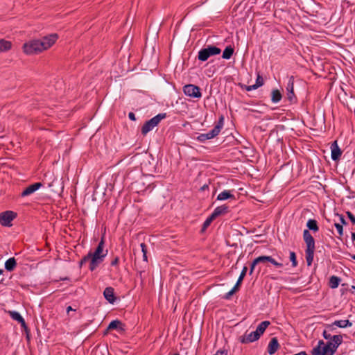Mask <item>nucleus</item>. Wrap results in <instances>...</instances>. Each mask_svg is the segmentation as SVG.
Returning <instances> with one entry per match:
<instances>
[{
    "mask_svg": "<svg viewBox=\"0 0 355 355\" xmlns=\"http://www.w3.org/2000/svg\"><path fill=\"white\" fill-rule=\"evenodd\" d=\"M197 140L200 142H204V141H207L205 134V133L200 134L197 137Z\"/></svg>",
    "mask_w": 355,
    "mask_h": 355,
    "instance_id": "nucleus-45",
    "label": "nucleus"
},
{
    "mask_svg": "<svg viewBox=\"0 0 355 355\" xmlns=\"http://www.w3.org/2000/svg\"><path fill=\"white\" fill-rule=\"evenodd\" d=\"M306 227L309 231L311 230L313 232H316L319 230L318 222L315 219H309L306 223Z\"/></svg>",
    "mask_w": 355,
    "mask_h": 355,
    "instance_id": "nucleus-23",
    "label": "nucleus"
},
{
    "mask_svg": "<svg viewBox=\"0 0 355 355\" xmlns=\"http://www.w3.org/2000/svg\"><path fill=\"white\" fill-rule=\"evenodd\" d=\"M352 288L355 290V286H352Z\"/></svg>",
    "mask_w": 355,
    "mask_h": 355,
    "instance_id": "nucleus-61",
    "label": "nucleus"
},
{
    "mask_svg": "<svg viewBox=\"0 0 355 355\" xmlns=\"http://www.w3.org/2000/svg\"><path fill=\"white\" fill-rule=\"evenodd\" d=\"M19 323L21 324V327L24 329V331L27 334V338H29V336H28L29 329L26 324L24 319L23 318Z\"/></svg>",
    "mask_w": 355,
    "mask_h": 355,
    "instance_id": "nucleus-41",
    "label": "nucleus"
},
{
    "mask_svg": "<svg viewBox=\"0 0 355 355\" xmlns=\"http://www.w3.org/2000/svg\"><path fill=\"white\" fill-rule=\"evenodd\" d=\"M105 237L103 236L94 252H89L92 254V260L89 263V270L94 271L107 254V250H104Z\"/></svg>",
    "mask_w": 355,
    "mask_h": 355,
    "instance_id": "nucleus-1",
    "label": "nucleus"
},
{
    "mask_svg": "<svg viewBox=\"0 0 355 355\" xmlns=\"http://www.w3.org/2000/svg\"><path fill=\"white\" fill-rule=\"evenodd\" d=\"M239 291V288H236V286H234L232 288V289L229 291L228 293H227L225 296H224V299L225 300H230L231 298V297L237 291Z\"/></svg>",
    "mask_w": 355,
    "mask_h": 355,
    "instance_id": "nucleus-36",
    "label": "nucleus"
},
{
    "mask_svg": "<svg viewBox=\"0 0 355 355\" xmlns=\"http://www.w3.org/2000/svg\"><path fill=\"white\" fill-rule=\"evenodd\" d=\"M3 270L2 269H0V275L3 274Z\"/></svg>",
    "mask_w": 355,
    "mask_h": 355,
    "instance_id": "nucleus-57",
    "label": "nucleus"
},
{
    "mask_svg": "<svg viewBox=\"0 0 355 355\" xmlns=\"http://www.w3.org/2000/svg\"><path fill=\"white\" fill-rule=\"evenodd\" d=\"M334 324L336 327L340 328H346L347 327H352V322H351L349 320H335L334 322Z\"/></svg>",
    "mask_w": 355,
    "mask_h": 355,
    "instance_id": "nucleus-26",
    "label": "nucleus"
},
{
    "mask_svg": "<svg viewBox=\"0 0 355 355\" xmlns=\"http://www.w3.org/2000/svg\"><path fill=\"white\" fill-rule=\"evenodd\" d=\"M258 264V263H254V260L252 262L250 267V275H252L253 273V271L255 268L256 265Z\"/></svg>",
    "mask_w": 355,
    "mask_h": 355,
    "instance_id": "nucleus-48",
    "label": "nucleus"
},
{
    "mask_svg": "<svg viewBox=\"0 0 355 355\" xmlns=\"http://www.w3.org/2000/svg\"><path fill=\"white\" fill-rule=\"evenodd\" d=\"M224 124V116L221 115L214 128L205 134L206 139L209 140L218 136L221 131Z\"/></svg>",
    "mask_w": 355,
    "mask_h": 355,
    "instance_id": "nucleus-9",
    "label": "nucleus"
},
{
    "mask_svg": "<svg viewBox=\"0 0 355 355\" xmlns=\"http://www.w3.org/2000/svg\"><path fill=\"white\" fill-rule=\"evenodd\" d=\"M227 199H235L234 196L231 193L230 191L225 190L217 196L218 200H225Z\"/></svg>",
    "mask_w": 355,
    "mask_h": 355,
    "instance_id": "nucleus-20",
    "label": "nucleus"
},
{
    "mask_svg": "<svg viewBox=\"0 0 355 355\" xmlns=\"http://www.w3.org/2000/svg\"><path fill=\"white\" fill-rule=\"evenodd\" d=\"M340 278L337 276H331L329 279V285L331 288H336L338 286L340 282Z\"/></svg>",
    "mask_w": 355,
    "mask_h": 355,
    "instance_id": "nucleus-28",
    "label": "nucleus"
},
{
    "mask_svg": "<svg viewBox=\"0 0 355 355\" xmlns=\"http://www.w3.org/2000/svg\"><path fill=\"white\" fill-rule=\"evenodd\" d=\"M324 345V342L322 340H320L318 343V345L311 350L312 355H322L323 346Z\"/></svg>",
    "mask_w": 355,
    "mask_h": 355,
    "instance_id": "nucleus-21",
    "label": "nucleus"
},
{
    "mask_svg": "<svg viewBox=\"0 0 355 355\" xmlns=\"http://www.w3.org/2000/svg\"><path fill=\"white\" fill-rule=\"evenodd\" d=\"M343 343L342 335H334L333 339L328 340L323 346L322 355H334Z\"/></svg>",
    "mask_w": 355,
    "mask_h": 355,
    "instance_id": "nucleus-3",
    "label": "nucleus"
},
{
    "mask_svg": "<svg viewBox=\"0 0 355 355\" xmlns=\"http://www.w3.org/2000/svg\"><path fill=\"white\" fill-rule=\"evenodd\" d=\"M12 43L10 41L6 40L4 39L0 40V53L3 52H6L11 49Z\"/></svg>",
    "mask_w": 355,
    "mask_h": 355,
    "instance_id": "nucleus-19",
    "label": "nucleus"
},
{
    "mask_svg": "<svg viewBox=\"0 0 355 355\" xmlns=\"http://www.w3.org/2000/svg\"><path fill=\"white\" fill-rule=\"evenodd\" d=\"M258 87H259L257 84H254L252 85L245 86V89L247 91H252L257 89Z\"/></svg>",
    "mask_w": 355,
    "mask_h": 355,
    "instance_id": "nucleus-47",
    "label": "nucleus"
},
{
    "mask_svg": "<svg viewBox=\"0 0 355 355\" xmlns=\"http://www.w3.org/2000/svg\"><path fill=\"white\" fill-rule=\"evenodd\" d=\"M119 262V258L118 257H116L112 261H111V266H116Z\"/></svg>",
    "mask_w": 355,
    "mask_h": 355,
    "instance_id": "nucleus-49",
    "label": "nucleus"
},
{
    "mask_svg": "<svg viewBox=\"0 0 355 355\" xmlns=\"http://www.w3.org/2000/svg\"><path fill=\"white\" fill-rule=\"evenodd\" d=\"M350 257L355 260V254H350Z\"/></svg>",
    "mask_w": 355,
    "mask_h": 355,
    "instance_id": "nucleus-56",
    "label": "nucleus"
},
{
    "mask_svg": "<svg viewBox=\"0 0 355 355\" xmlns=\"http://www.w3.org/2000/svg\"><path fill=\"white\" fill-rule=\"evenodd\" d=\"M255 84H257L259 87H261L264 84V80L259 73H257V77L256 79Z\"/></svg>",
    "mask_w": 355,
    "mask_h": 355,
    "instance_id": "nucleus-38",
    "label": "nucleus"
},
{
    "mask_svg": "<svg viewBox=\"0 0 355 355\" xmlns=\"http://www.w3.org/2000/svg\"><path fill=\"white\" fill-rule=\"evenodd\" d=\"M103 295L106 300H107L111 304H114V302L116 301L114 290L112 287L105 288L103 291Z\"/></svg>",
    "mask_w": 355,
    "mask_h": 355,
    "instance_id": "nucleus-15",
    "label": "nucleus"
},
{
    "mask_svg": "<svg viewBox=\"0 0 355 355\" xmlns=\"http://www.w3.org/2000/svg\"><path fill=\"white\" fill-rule=\"evenodd\" d=\"M259 338L260 336H259V334L255 331H252L250 333H248L246 331L243 336H241L239 338V341L241 343L247 344L254 342L259 340Z\"/></svg>",
    "mask_w": 355,
    "mask_h": 355,
    "instance_id": "nucleus-11",
    "label": "nucleus"
},
{
    "mask_svg": "<svg viewBox=\"0 0 355 355\" xmlns=\"http://www.w3.org/2000/svg\"><path fill=\"white\" fill-rule=\"evenodd\" d=\"M68 278L65 277V278H62L61 279L62 280H65V279H67Z\"/></svg>",
    "mask_w": 355,
    "mask_h": 355,
    "instance_id": "nucleus-59",
    "label": "nucleus"
},
{
    "mask_svg": "<svg viewBox=\"0 0 355 355\" xmlns=\"http://www.w3.org/2000/svg\"><path fill=\"white\" fill-rule=\"evenodd\" d=\"M17 214L12 211H6L0 213V224L5 227H10L11 222L16 218Z\"/></svg>",
    "mask_w": 355,
    "mask_h": 355,
    "instance_id": "nucleus-8",
    "label": "nucleus"
},
{
    "mask_svg": "<svg viewBox=\"0 0 355 355\" xmlns=\"http://www.w3.org/2000/svg\"><path fill=\"white\" fill-rule=\"evenodd\" d=\"M19 323L21 324V327L24 329V331L27 334V338H29V336H28L29 329L26 324L24 319L23 318Z\"/></svg>",
    "mask_w": 355,
    "mask_h": 355,
    "instance_id": "nucleus-42",
    "label": "nucleus"
},
{
    "mask_svg": "<svg viewBox=\"0 0 355 355\" xmlns=\"http://www.w3.org/2000/svg\"><path fill=\"white\" fill-rule=\"evenodd\" d=\"M347 215L349 219L350 220V221L353 224H354L355 223V216H354V215L352 212H350V211H347Z\"/></svg>",
    "mask_w": 355,
    "mask_h": 355,
    "instance_id": "nucleus-46",
    "label": "nucleus"
},
{
    "mask_svg": "<svg viewBox=\"0 0 355 355\" xmlns=\"http://www.w3.org/2000/svg\"><path fill=\"white\" fill-rule=\"evenodd\" d=\"M70 311H76V309H73L71 306H69L67 308V312L69 313Z\"/></svg>",
    "mask_w": 355,
    "mask_h": 355,
    "instance_id": "nucleus-54",
    "label": "nucleus"
},
{
    "mask_svg": "<svg viewBox=\"0 0 355 355\" xmlns=\"http://www.w3.org/2000/svg\"><path fill=\"white\" fill-rule=\"evenodd\" d=\"M183 92L185 95L191 98H200L202 96L200 87L195 85H186L183 87Z\"/></svg>",
    "mask_w": 355,
    "mask_h": 355,
    "instance_id": "nucleus-7",
    "label": "nucleus"
},
{
    "mask_svg": "<svg viewBox=\"0 0 355 355\" xmlns=\"http://www.w3.org/2000/svg\"><path fill=\"white\" fill-rule=\"evenodd\" d=\"M58 35L55 33L43 37L42 40H40L42 42V47L44 50L50 48L58 40Z\"/></svg>",
    "mask_w": 355,
    "mask_h": 355,
    "instance_id": "nucleus-10",
    "label": "nucleus"
},
{
    "mask_svg": "<svg viewBox=\"0 0 355 355\" xmlns=\"http://www.w3.org/2000/svg\"><path fill=\"white\" fill-rule=\"evenodd\" d=\"M271 101L272 103H277L279 102L282 98V94L279 89H273L272 91Z\"/></svg>",
    "mask_w": 355,
    "mask_h": 355,
    "instance_id": "nucleus-27",
    "label": "nucleus"
},
{
    "mask_svg": "<svg viewBox=\"0 0 355 355\" xmlns=\"http://www.w3.org/2000/svg\"><path fill=\"white\" fill-rule=\"evenodd\" d=\"M289 258L292 263V266L293 267H296L297 266V261L295 253L294 252H291Z\"/></svg>",
    "mask_w": 355,
    "mask_h": 355,
    "instance_id": "nucleus-37",
    "label": "nucleus"
},
{
    "mask_svg": "<svg viewBox=\"0 0 355 355\" xmlns=\"http://www.w3.org/2000/svg\"><path fill=\"white\" fill-rule=\"evenodd\" d=\"M173 355H180V354H173Z\"/></svg>",
    "mask_w": 355,
    "mask_h": 355,
    "instance_id": "nucleus-60",
    "label": "nucleus"
},
{
    "mask_svg": "<svg viewBox=\"0 0 355 355\" xmlns=\"http://www.w3.org/2000/svg\"><path fill=\"white\" fill-rule=\"evenodd\" d=\"M335 324H334V322L332 324H327L325 325L326 329L329 331H334L335 329L334 328Z\"/></svg>",
    "mask_w": 355,
    "mask_h": 355,
    "instance_id": "nucleus-50",
    "label": "nucleus"
},
{
    "mask_svg": "<svg viewBox=\"0 0 355 355\" xmlns=\"http://www.w3.org/2000/svg\"><path fill=\"white\" fill-rule=\"evenodd\" d=\"M207 187V186H206ZM205 189V186L202 187V189L204 190Z\"/></svg>",
    "mask_w": 355,
    "mask_h": 355,
    "instance_id": "nucleus-58",
    "label": "nucleus"
},
{
    "mask_svg": "<svg viewBox=\"0 0 355 355\" xmlns=\"http://www.w3.org/2000/svg\"><path fill=\"white\" fill-rule=\"evenodd\" d=\"M229 211V207L228 206L223 205L219 207H217L212 214H211L212 217H214L215 219L222 215H224L227 214Z\"/></svg>",
    "mask_w": 355,
    "mask_h": 355,
    "instance_id": "nucleus-17",
    "label": "nucleus"
},
{
    "mask_svg": "<svg viewBox=\"0 0 355 355\" xmlns=\"http://www.w3.org/2000/svg\"><path fill=\"white\" fill-rule=\"evenodd\" d=\"M221 52L220 48L208 45L207 47L202 49L198 55V59L200 61L205 62L211 56L219 55Z\"/></svg>",
    "mask_w": 355,
    "mask_h": 355,
    "instance_id": "nucleus-5",
    "label": "nucleus"
},
{
    "mask_svg": "<svg viewBox=\"0 0 355 355\" xmlns=\"http://www.w3.org/2000/svg\"><path fill=\"white\" fill-rule=\"evenodd\" d=\"M354 224H355V223H354Z\"/></svg>",
    "mask_w": 355,
    "mask_h": 355,
    "instance_id": "nucleus-62",
    "label": "nucleus"
},
{
    "mask_svg": "<svg viewBox=\"0 0 355 355\" xmlns=\"http://www.w3.org/2000/svg\"><path fill=\"white\" fill-rule=\"evenodd\" d=\"M268 256H260L254 259V263H266L268 262Z\"/></svg>",
    "mask_w": 355,
    "mask_h": 355,
    "instance_id": "nucleus-34",
    "label": "nucleus"
},
{
    "mask_svg": "<svg viewBox=\"0 0 355 355\" xmlns=\"http://www.w3.org/2000/svg\"><path fill=\"white\" fill-rule=\"evenodd\" d=\"M92 254L88 253L87 255L83 257V259L79 261V267L82 268L83 265L85 263L89 260H92Z\"/></svg>",
    "mask_w": 355,
    "mask_h": 355,
    "instance_id": "nucleus-35",
    "label": "nucleus"
},
{
    "mask_svg": "<svg viewBox=\"0 0 355 355\" xmlns=\"http://www.w3.org/2000/svg\"><path fill=\"white\" fill-rule=\"evenodd\" d=\"M24 52L26 54H37L44 51L42 42L40 40H33L23 45Z\"/></svg>",
    "mask_w": 355,
    "mask_h": 355,
    "instance_id": "nucleus-6",
    "label": "nucleus"
},
{
    "mask_svg": "<svg viewBox=\"0 0 355 355\" xmlns=\"http://www.w3.org/2000/svg\"><path fill=\"white\" fill-rule=\"evenodd\" d=\"M279 347L278 340L276 337L272 338L268 346V352L270 355L274 354Z\"/></svg>",
    "mask_w": 355,
    "mask_h": 355,
    "instance_id": "nucleus-16",
    "label": "nucleus"
},
{
    "mask_svg": "<svg viewBox=\"0 0 355 355\" xmlns=\"http://www.w3.org/2000/svg\"><path fill=\"white\" fill-rule=\"evenodd\" d=\"M140 247L141 248V252L143 253V260L144 261H148V257H147V246L144 243H141L140 244Z\"/></svg>",
    "mask_w": 355,
    "mask_h": 355,
    "instance_id": "nucleus-32",
    "label": "nucleus"
},
{
    "mask_svg": "<svg viewBox=\"0 0 355 355\" xmlns=\"http://www.w3.org/2000/svg\"><path fill=\"white\" fill-rule=\"evenodd\" d=\"M268 262L272 263L274 265L276 268H282L283 263L280 262H277L276 260H275L272 257L268 256Z\"/></svg>",
    "mask_w": 355,
    "mask_h": 355,
    "instance_id": "nucleus-33",
    "label": "nucleus"
},
{
    "mask_svg": "<svg viewBox=\"0 0 355 355\" xmlns=\"http://www.w3.org/2000/svg\"><path fill=\"white\" fill-rule=\"evenodd\" d=\"M335 227L336 228L338 233L340 236L343 235V227L342 225H340V223H335L334 224Z\"/></svg>",
    "mask_w": 355,
    "mask_h": 355,
    "instance_id": "nucleus-43",
    "label": "nucleus"
},
{
    "mask_svg": "<svg viewBox=\"0 0 355 355\" xmlns=\"http://www.w3.org/2000/svg\"><path fill=\"white\" fill-rule=\"evenodd\" d=\"M19 323L21 324V327L24 329V331L27 334V338H29V336H28L29 329L26 324L24 319L23 318Z\"/></svg>",
    "mask_w": 355,
    "mask_h": 355,
    "instance_id": "nucleus-39",
    "label": "nucleus"
},
{
    "mask_svg": "<svg viewBox=\"0 0 355 355\" xmlns=\"http://www.w3.org/2000/svg\"><path fill=\"white\" fill-rule=\"evenodd\" d=\"M17 262L14 257L8 259L5 263V268L8 271H12L16 268Z\"/></svg>",
    "mask_w": 355,
    "mask_h": 355,
    "instance_id": "nucleus-24",
    "label": "nucleus"
},
{
    "mask_svg": "<svg viewBox=\"0 0 355 355\" xmlns=\"http://www.w3.org/2000/svg\"><path fill=\"white\" fill-rule=\"evenodd\" d=\"M214 355H227V352L225 351L219 350Z\"/></svg>",
    "mask_w": 355,
    "mask_h": 355,
    "instance_id": "nucleus-53",
    "label": "nucleus"
},
{
    "mask_svg": "<svg viewBox=\"0 0 355 355\" xmlns=\"http://www.w3.org/2000/svg\"><path fill=\"white\" fill-rule=\"evenodd\" d=\"M128 117L132 121H135L136 120L135 114L133 112H130L128 114Z\"/></svg>",
    "mask_w": 355,
    "mask_h": 355,
    "instance_id": "nucleus-52",
    "label": "nucleus"
},
{
    "mask_svg": "<svg viewBox=\"0 0 355 355\" xmlns=\"http://www.w3.org/2000/svg\"><path fill=\"white\" fill-rule=\"evenodd\" d=\"M303 239L306 243V249L305 250V257L307 263V266H311L314 252L315 250V240L308 230H304L303 232Z\"/></svg>",
    "mask_w": 355,
    "mask_h": 355,
    "instance_id": "nucleus-2",
    "label": "nucleus"
},
{
    "mask_svg": "<svg viewBox=\"0 0 355 355\" xmlns=\"http://www.w3.org/2000/svg\"><path fill=\"white\" fill-rule=\"evenodd\" d=\"M270 324V322L269 321L265 320L261 322L258 327H257L255 332L259 334V336H261L262 335L266 328Z\"/></svg>",
    "mask_w": 355,
    "mask_h": 355,
    "instance_id": "nucleus-22",
    "label": "nucleus"
},
{
    "mask_svg": "<svg viewBox=\"0 0 355 355\" xmlns=\"http://www.w3.org/2000/svg\"><path fill=\"white\" fill-rule=\"evenodd\" d=\"M247 270H248V268L246 266H244L241 270V272L237 279L236 284L234 285V286H236L239 289V287L241 285V283L246 275Z\"/></svg>",
    "mask_w": 355,
    "mask_h": 355,
    "instance_id": "nucleus-29",
    "label": "nucleus"
},
{
    "mask_svg": "<svg viewBox=\"0 0 355 355\" xmlns=\"http://www.w3.org/2000/svg\"><path fill=\"white\" fill-rule=\"evenodd\" d=\"M340 225H342L343 226V225L347 224L345 219L344 218L343 216H342V215H340Z\"/></svg>",
    "mask_w": 355,
    "mask_h": 355,
    "instance_id": "nucleus-51",
    "label": "nucleus"
},
{
    "mask_svg": "<svg viewBox=\"0 0 355 355\" xmlns=\"http://www.w3.org/2000/svg\"><path fill=\"white\" fill-rule=\"evenodd\" d=\"M322 336L325 340H331L334 338V336H331L329 332L327 329H324L322 332Z\"/></svg>",
    "mask_w": 355,
    "mask_h": 355,
    "instance_id": "nucleus-44",
    "label": "nucleus"
},
{
    "mask_svg": "<svg viewBox=\"0 0 355 355\" xmlns=\"http://www.w3.org/2000/svg\"><path fill=\"white\" fill-rule=\"evenodd\" d=\"M214 220H215V218L212 217L211 215H210L204 222L201 232H204L210 225V224Z\"/></svg>",
    "mask_w": 355,
    "mask_h": 355,
    "instance_id": "nucleus-31",
    "label": "nucleus"
},
{
    "mask_svg": "<svg viewBox=\"0 0 355 355\" xmlns=\"http://www.w3.org/2000/svg\"><path fill=\"white\" fill-rule=\"evenodd\" d=\"M19 323L21 324V327L24 329V331L27 334V338H29V336H28L29 329L26 324L24 319L23 318Z\"/></svg>",
    "mask_w": 355,
    "mask_h": 355,
    "instance_id": "nucleus-40",
    "label": "nucleus"
},
{
    "mask_svg": "<svg viewBox=\"0 0 355 355\" xmlns=\"http://www.w3.org/2000/svg\"><path fill=\"white\" fill-rule=\"evenodd\" d=\"M112 329H119L120 331H124V325L121 321L118 320H112L109 324L106 331Z\"/></svg>",
    "mask_w": 355,
    "mask_h": 355,
    "instance_id": "nucleus-18",
    "label": "nucleus"
},
{
    "mask_svg": "<svg viewBox=\"0 0 355 355\" xmlns=\"http://www.w3.org/2000/svg\"><path fill=\"white\" fill-rule=\"evenodd\" d=\"M234 52V49L232 46H227L223 52L222 58L225 60H229L232 56Z\"/></svg>",
    "mask_w": 355,
    "mask_h": 355,
    "instance_id": "nucleus-25",
    "label": "nucleus"
},
{
    "mask_svg": "<svg viewBox=\"0 0 355 355\" xmlns=\"http://www.w3.org/2000/svg\"><path fill=\"white\" fill-rule=\"evenodd\" d=\"M331 159L334 161H337L340 159L342 151L338 146L337 141H334L331 146Z\"/></svg>",
    "mask_w": 355,
    "mask_h": 355,
    "instance_id": "nucleus-14",
    "label": "nucleus"
},
{
    "mask_svg": "<svg viewBox=\"0 0 355 355\" xmlns=\"http://www.w3.org/2000/svg\"><path fill=\"white\" fill-rule=\"evenodd\" d=\"M166 117V113H159L155 116L150 120L145 122L141 129V134L146 135L148 132L152 130L155 126H157L161 120Z\"/></svg>",
    "mask_w": 355,
    "mask_h": 355,
    "instance_id": "nucleus-4",
    "label": "nucleus"
},
{
    "mask_svg": "<svg viewBox=\"0 0 355 355\" xmlns=\"http://www.w3.org/2000/svg\"><path fill=\"white\" fill-rule=\"evenodd\" d=\"M43 186L41 182H36L27 187L21 193V197L28 196Z\"/></svg>",
    "mask_w": 355,
    "mask_h": 355,
    "instance_id": "nucleus-13",
    "label": "nucleus"
},
{
    "mask_svg": "<svg viewBox=\"0 0 355 355\" xmlns=\"http://www.w3.org/2000/svg\"><path fill=\"white\" fill-rule=\"evenodd\" d=\"M352 239L353 241H355V232L352 233Z\"/></svg>",
    "mask_w": 355,
    "mask_h": 355,
    "instance_id": "nucleus-55",
    "label": "nucleus"
},
{
    "mask_svg": "<svg viewBox=\"0 0 355 355\" xmlns=\"http://www.w3.org/2000/svg\"><path fill=\"white\" fill-rule=\"evenodd\" d=\"M8 314L12 319L17 321L18 322H19L23 319V317L19 314V313L15 311H9Z\"/></svg>",
    "mask_w": 355,
    "mask_h": 355,
    "instance_id": "nucleus-30",
    "label": "nucleus"
},
{
    "mask_svg": "<svg viewBox=\"0 0 355 355\" xmlns=\"http://www.w3.org/2000/svg\"><path fill=\"white\" fill-rule=\"evenodd\" d=\"M294 89V81L293 76L288 80L286 86L287 90V98L291 103H295L297 101L296 96L293 92Z\"/></svg>",
    "mask_w": 355,
    "mask_h": 355,
    "instance_id": "nucleus-12",
    "label": "nucleus"
}]
</instances>
